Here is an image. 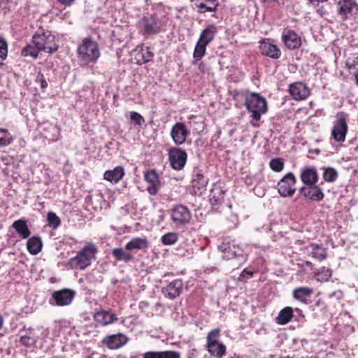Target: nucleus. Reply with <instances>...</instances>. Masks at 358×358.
Here are the masks:
<instances>
[{"label":"nucleus","instance_id":"nucleus-1","mask_svg":"<svg viewBox=\"0 0 358 358\" xmlns=\"http://www.w3.org/2000/svg\"><path fill=\"white\" fill-rule=\"evenodd\" d=\"M245 106L252 114L250 124L257 127V122L261 119L262 115L267 112L266 100L257 93L249 92L245 94Z\"/></svg>","mask_w":358,"mask_h":358},{"label":"nucleus","instance_id":"nucleus-2","mask_svg":"<svg viewBox=\"0 0 358 358\" xmlns=\"http://www.w3.org/2000/svg\"><path fill=\"white\" fill-rule=\"evenodd\" d=\"M96 253V247L93 243H88L76 257L69 260L68 266L72 269L85 270L91 265L92 260L95 259Z\"/></svg>","mask_w":358,"mask_h":358},{"label":"nucleus","instance_id":"nucleus-3","mask_svg":"<svg viewBox=\"0 0 358 358\" xmlns=\"http://www.w3.org/2000/svg\"><path fill=\"white\" fill-rule=\"evenodd\" d=\"M78 57L86 64H94L100 57L98 43L91 38H84L77 48Z\"/></svg>","mask_w":358,"mask_h":358},{"label":"nucleus","instance_id":"nucleus-4","mask_svg":"<svg viewBox=\"0 0 358 358\" xmlns=\"http://www.w3.org/2000/svg\"><path fill=\"white\" fill-rule=\"evenodd\" d=\"M32 41L41 51L48 53L54 52L58 49V45L55 42V36L50 31L34 34Z\"/></svg>","mask_w":358,"mask_h":358},{"label":"nucleus","instance_id":"nucleus-5","mask_svg":"<svg viewBox=\"0 0 358 358\" xmlns=\"http://www.w3.org/2000/svg\"><path fill=\"white\" fill-rule=\"evenodd\" d=\"M220 336V330L215 329L208 333L206 338L208 351L211 355L217 357H222L226 352L225 345L218 342Z\"/></svg>","mask_w":358,"mask_h":358},{"label":"nucleus","instance_id":"nucleus-6","mask_svg":"<svg viewBox=\"0 0 358 358\" xmlns=\"http://www.w3.org/2000/svg\"><path fill=\"white\" fill-rule=\"evenodd\" d=\"M348 129L346 115L344 113H338L336 116V120L331 129L332 138L338 143L344 142Z\"/></svg>","mask_w":358,"mask_h":358},{"label":"nucleus","instance_id":"nucleus-7","mask_svg":"<svg viewBox=\"0 0 358 358\" xmlns=\"http://www.w3.org/2000/svg\"><path fill=\"white\" fill-rule=\"evenodd\" d=\"M296 182V177L292 173H287L277 184L278 192L282 197L292 196L296 191L294 188Z\"/></svg>","mask_w":358,"mask_h":358},{"label":"nucleus","instance_id":"nucleus-8","mask_svg":"<svg viewBox=\"0 0 358 358\" xmlns=\"http://www.w3.org/2000/svg\"><path fill=\"white\" fill-rule=\"evenodd\" d=\"M187 155L178 148H172L169 150V159L171 167L175 170H182L186 164Z\"/></svg>","mask_w":358,"mask_h":358},{"label":"nucleus","instance_id":"nucleus-9","mask_svg":"<svg viewBox=\"0 0 358 358\" xmlns=\"http://www.w3.org/2000/svg\"><path fill=\"white\" fill-rule=\"evenodd\" d=\"M75 296V292L73 290L64 289L55 291L52 294V304L58 306H64L69 305Z\"/></svg>","mask_w":358,"mask_h":358},{"label":"nucleus","instance_id":"nucleus-10","mask_svg":"<svg viewBox=\"0 0 358 358\" xmlns=\"http://www.w3.org/2000/svg\"><path fill=\"white\" fill-rule=\"evenodd\" d=\"M299 192L305 198L317 202L321 201L324 197L322 189L316 184L303 186L299 189Z\"/></svg>","mask_w":358,"mask_h":358},{"label":"nucleus","instance_id":"nucleus-11","mask_svg":"<svg viewBox=\"0 0 358 358\" xmlns=\"http://www.w3.org/2000/svg\"><path fill=\"white\" fill-rule=\"evenodd\" d=\"M191 217L189 209L182 205L177 206L171 213V219L176 224H185L190 221Z\"/></svg>","mask_w":358,"mask_h":358},{"label":"nucleus","instance_id":"nucleus-12","mask_svg":"<svg viewBox=\"0 0 358 358\" xmlns=\"http://www.w3.org/2000/svg\"><path fill=\"white\" fill-rule=\"evenodd\" d=\"M189 134L187 127L182 122L176 123L171 131V138L176 145L184 143Z\"/></svg>","mask_w":358,"mask_h":358},{"label":"nucleus","instance_id":"nucleus-13","mask_svg":"<svg viewBox=\"0 0 358 358\" xmlns=\"http://www.w3.org/2000/svg\"><path fill=\"white\" fill-rule=\"evenodd\" d=\"M289 92L295 100L306 99L310 95L309 88L301 82H296L289 85Z\"/></svg>","mask_w":358,"mask_h":358},{"label":"nucleus","instance_id":"nucleus-14","mask_svg":"<svg viewBox=\"0 0 358 358\" xmlns=\"http://www.w3.org/2000/svg\"><path fill=\"white\" fill-rule=\"evenodd\" d=\"M218 249L223 253V258L231 259L234 257L241 256L240 249L235 244L234 241L230 242L225 239L221 245L218 246Z\"/></svg>","mask_w":358,"mask_h":358},{"label":"nucleus","instance_id":"nucleus-15","mask_svg":"<svg viewBox=\"0 0 358 358\" xmlns=\"http://www.w3.org/2000/svg\"><path fill=\"white\" fill-rule=\"evenodd\" d=\"M182 287L183 284L181 280H174L166 287H163L162 292L166 298L173 299L180 294Z\"/></svg>","mask_w":358,"mask_h":358},{"label":"nucleus","instance_id":"nucleus-16","mask_svg":"<svg viewBox=\"0 0 358 358\" xmlns=\"http://www.w3.org/2000/svg\"><path fill=\"white\" fill-rule=\"evenodd\" d=\"M153 56L154 53L147 46H138L132 52L134 59L139 64L149 62Z\"/></svg>","mask_w":358,"mask_h":358},{"label":"nucleus","instance_id":"nucleus-17","mask_svg":"<svg viewBox=\"0 0 358 358\" xmlns=\"http://www.w3.org/2000/svg\"><path fill=\"white\" fill-rule=\"evenodd\" d=\"M94 319L99 324L106 326L116 322L117 317L110 310H101L94 315Z\"/></svg>","mask_w":358,"mask_h":358},{"label":"nucleus","instance_id":"nucleus-18","mask_svg":"<svg viewBox=\"0 0 358 358\" xmlns=\"http://www.w3.org/2000/svg\"><path fill=\"white\" fill-rule=\"evenodd\" d=\"M282 38L285 45L289 49L299 48L301 45V38L292 30H285Z\"/></svg>","mask_w":358,"mask_h":358},{"label":"nucleus","instance_id":"nucleus-19","mask_svg":"<svg viewBox=\"0 0 358 358\" xmlns=\"http://www.w3.org/2000/svg\"><path fill=\"white\" fill-rule=\"evenodd\" d=\"M103 342L110 349H117L126 343L127 337L122 334L110 335Z\"/></svg>","mask_w":358,"mask_h":358},{"label":"nucleus","instance_id":"nucleus-20","mask_svg":"<svg viewBox=\"0 0 358 358\" xmlns=\"http://www.w3.org/2000/svg\"><path fill=\"white\" fill-rule=\"evenodd\" d=\"M195 1V6L201 13L214 12L217 10L219 3L217 0H191Z\"/></svg>","mask_w":358,"mask_h":358},{"label":"nucleus","instance_id":"nucleus-21","mask_svg":"<svg viewBox=\"0 0 358 358\" xmlns=\"http://www.w3.org/2000/svg\"><path fill=\"white\" fill-rule=\"evenodd\" d=\"M259 48L263 55L273 59H278L281 55V52L278 47L268 41H263L260 42Z\"/></svg>","mask_w":358,"mask_h":358},{"label":"nucleus","instance_id":"nucleus-22","mask_svg":"<svg viewBox=\"0 0 358 358\" xmlns=\"http://www.w3.org/2000/svg\"><path fill=\"white\" fill-rule=\"evenodd\" d=\"M144 180L149 183L147 187L148 192L151 195H155L157 194V171L155 169L146 171L144 173Z\"/></svg>","mask_w":358,"mask_h":358},{"label":"nucleus","instance_id":"nucleus-23","mask_svg":"<svg viewBox=\"0 0 358 358\" xmlns=\"http://www.w3.org/2000/svg\"><path fill=\"white\" fill-rule=\"evenodd\" d=\"M300 178L306 186L315 185L318 180L317 171L314 168H306L302 170Z\"/></svg>","mask_w":358,"mask_h":358},{"label":"nucleus","instance_id":"nucleus-24","mask_svg":"<svg viewBox=\"0 0 358 358\" xmlns=\"http://www.w3.org/2000/svg\"><path fill=\"white\" fill-rule=\"evenodd\" d=\"M314 292V289L308 287H300L294 289L292 292V296L294 299L298 301L307 303V298L309 297Z\"/></svg>","mask_w":358,"mask_h":358},{"label":"nucleus","instance_id":"nucleus-25","mask_svg":"<svg viewBox=\"0 0 358 358\" xmlns=\"http://www.w3.org/2000/svg\"><path fill=\"white\" fill-rule=\"evenodd\" d=\"M124 175V168L121 166H117L112 170L106 171L103 174V177L106 180L116 183L122 178Z\"/></svg>","mask_w":358,"mask_h":358},{"label":"nucleus","instance_id":"nucleus-26","mask_svg":"<svg viewBox=\"0 0 358 358\" xmlns=\"http://www.w3.org/2000/svg\"><path fill=\"white\" fill-rule=\"evenodd\" d=\"M12 227L22 239L28 238L31 234L27 221L23 219L15 221L12 224Z\"/></svg>","mask_w":358,"mask_h":358},{"label":"nucleus","instance_id":"nucleus-27","mask_svg":"<svg viewBox=\"0 0 358 358\" xmlns=\"http://www.w3.org/2000/svg\"><path fill=\"white\" fill-rule=\"evenodd\" d=\"M216 32L217 27L213 24H209L201 33L199 41L208 45L214 39Z\"/></svg>","mask_w":358,"mask_h":358},{"label":"nucleus","instance_id":"nucleus-28","mask_svg":"<svg viewBox=\"0 0 358 358\" xmlns=\"http://www.w3.org/2000/svg\"><path fill=\"white\" fill-rule=\"evenodd\" d=\"M307 250L309 255L318 261L324 260L327 257L326 249L322 245L311 244Z\"/></svg>","mask_w":358,"mask_h":358},{"label":"nucleus","instance_id":"nucleus-29","mask_svg":"<svg viewBox=\"0 0 358 358\" xmlns=\"http://www.w3.org/2000/svg\"><path fill=\"white\" fill-rule=\"evenodd\" d=\"M43 243L40 238L33 236L29 238L27 242V248L31 255H37L42 249Z\"/></svg>","mask_w":358,"mask_h":358},{"label":"nucleus","instance_id":"nucleus-30","mask_svg":"<svg viewBox=\"0 0 358 358\" xmlns=\"http://www.w3.org/2000/svg\"><path fill=\"white\" fill-rule=\"evenodd\" d=\"M148 243L145 238H134L126 244L127 250H143L148 248Z\"/></svg>","mask_w":358,"mask_h":358},{"label":"nucleus","instance_id":"nucleus-31","mask_svg":"<svg viewBox=\"0 0 358 358\" xmlns=\"http://www.w3.org/2000/svg\"><path fill=\"white\" fill-rule=\"evenodd\" d=\"M355 3L352 0H341L338 3V13L344 18L352 12Z\"/></svg>","mask_w":358,"mask_h":358},{"label":"nucleus","instance_id":"nucleus-32","mask_svg":"<svg viewBox=\"0 0 358 358\" xmlns=\"http://www.w3.org/2000/svg\"><path fill=\"white\" fill-rule=\"evenodd\" d=\"M224 192L220 186L215 185L210 191V201L212 205H216L221 203L224 199Z\"/></svg>","mask_w":358,"mask_h":358},{"label":"nucleus","instance_id":"nucleus-33","mask_svg":"<svg viewBox=\"0 0 358 358\" xmlns=\"http://www.w3.org/2000/svg\"><path fill=\"white\" fill-rule=\"evenodd\" d=\"M293 317V310L291 307H285L282 309L278 317L276 322L279 324H285L288 323Z\"/></svg>","mask_w":358,"mask_h":358},{"label":"nucleus","instance_id":"nucleus-34","mask_svg":"<svg viewBox=\"0 0 358 358\" xmlns=\"http://www.w3.org/2000/svg\"><path fill=\"white\" fill-rule=\"evenodd\" d=\"M38 337L39 336L34 332V329H29L26 334L21 336L20 341L24 345L29 347L36 343Z\"/></svg>","mask_w":358,"mask_h":358},{"label":"nucleus","instance_id":"nucleus-35","mask_svg":"<svg viewBox=\"0 0 358 358\" xmlns=\"http://www.w3.org/2000/svg\"><path fill=\"white\" fill-rule=\"evenodd\" d=\"M141 25L147 34H154L156 29V21L152 17H144L141 22Z\"/></svg>","mask_w":358,"mask_h":358},{"label":"nucleus","instance_id":"nucleus-36","mask_svg":"<svg viewBox=\"0 0 358 358\" xmlns=\"http://www.w3.org/2000/svg\"><path fill=\"white\" fill-rule=\"evenodd\" d=\"M331 270L324 266L320 268L315 273V275L318 282H327L331 277Z\"/></svg>","mask_w":358,"mask_h":358},{"label":"nucleus","instance_id":"nucleus-37","mask_svg":"<svg viewBox=\"0 0 358 358\" xmlns=\"http://www.w3.org/2000/svg\"><path fill=\"white\" fill-rule=\"evenodd\" d=\"M41 51L35 44H29L22 50V55L24 57H31L36 58L39 52Z\"/></svg>","mask_w":358,"mask_h":358},{"label":"nucleus","instance_id":"nucleus-38","mask_svg":"<svg viewBox=\"0 0 358 358\" xmlns=\"http://www.w3.org/2000/svg\"><path fill=\"white\" fill-rule=\"evenodd\" d=\"M112 254L119 261L128 262L132 259V255L122 248H115Z\"/></svg>","mask_w":358,"mask_h":358},{"label":"nucleus","instance_id":"nucleus-39","mask_svg":"<svg viewBox=\"0 0 358 358\" xmlns=\"http://www.w3.org/2000/svg\"><path fill=\"white\" fill-rule=\"evenodd\" d=\"M206 46L207 45L202 43L199 41H197L193 53L194 59L199 61L203 57L206 52Z\"/></svg>","mask_w":358,"mask_h":358},{"label":"nucleus","instance_id":"nucleus-40","mask_svg":"<svg viewBox=\"0 0 358 358\" xmlns=\"http://www.w3.org/2000/svg\"><path fill=\"white\" fill-rule=\"evenodd\" d=\"M13 138L6 129L0 128V147H5L11 143Z\"/></svg>","mask_w":358,"mask_h":358},{"label":"nucleus","instance_id":"nucleus-41","mask_svg":"<svg viewBox=\"0 0 358 358\" xmlns=\"http://www.w3.org/2000/svg\"><path fill=\"white\" fill-rule=\"evenodd\" d=\"M338 178V173L336 169L331 167L324 169L323 178L327 182H334Z\"/></svg>","mask_w":358,"mask_h":358},{"label":"nucleus","instance_id":"nucleus-42","mask_svg":"<svg viewBox=\"0 0 358 358\" xmlns=\"http://www.w3.org/2000/svg\"><path fill=\"white\" fill-rule=\"evenodd\" d=\"M178 238V234L175 232H169L163 235L161 238L162 243L165 245L174 244Z\"/></svg>","mask_w":358,"mask_h":358},{"label":"nucleus","instance_id":"nucleus-43","mask_svg":"<svg viewBox=\"0 0 358 358\" xmlns=\"http://www.w3.org/2000/svg\"><path fill=\"white\" fill-rule=\"evenodd\" d=\"M194 187L201 189L205 187L208 184V179L203 174L197 173L192 181Z\"/></svg>","mask_w":358,"mask_h":358},{"label":"nucleus","instance_id":"nucleus-44","mask_svg":"<svg viewBox=\"0 0 358 358\" xmlns=\"http://www.w3.org/2000/svg\"><path fill=\"white\" fill-rule=\"evenodd\" d=\"M270 168L275 172L279 173L284 169V162L280 158L272 159L269 162Z\"/></svg>","mask_w":358,"mask_h":358},{"label":"nucleus","instance_id":"nucleus-45","mask_svg":"<svg viewBox=\"0 0 358 358\" xmlns=\"http://www.w3.org/2000/svg\"><path fill=\"white\" fill-rule=\"evenodd\" d=\"M47 220L49 226L54 229L59 227L61 223L59 217L53 212H49L48 213Z\"/></svg>","mask_w":358,"mask_h":358},{"label":"nucleus","instance_id":"nucleus-46","mask_svg":"<svg viewBox=\"0 0 358 358\" xmlns=\"http://www.w3.org/2000/svg\"><path fill=\"white\" fill-rule=\"evenodd\" d=\"M158 358H180V355L174 351L158 352Z\"/></svg>","mask_w":358,"mask_h":358},{"label":"nucleus","instance_id":"nucleus-47","mask_svg":"<svg viewBox=\"0 0 358 358\" xmlns=\"http://www.w3.org/2000/svg\"><path fill=\"white\" fill-rule=\"evenodd\" d=\"M7 43L4 40L0 39V64L7 56Z\"/></svg>","mask_w":358,"mask_h":358},{"label":"nucleus","instance_id":"nucleus-48","mask_svg":"<svg viewBox=\"0 0 358 358\" xmlns=\"http://www.w3.org/2000/svg\"><path fill=\"white\" fill-rule=\"evenodd\" d=\"M130 119L133 122L138 125H141L144 122L143 116L134 111L130 113Z\"/></svg>","mask_w":358,"mask_h":358},{"label":"nucleus","instance_id":"nucleus-49","mask_svg":"<svg viewBox=\"0 0 358 358\" xmlns=\"http://www.w3.org/2000/svg\"><path fill=\"white\" fill-rule=\"evenodd\" d=\"M347 66L351 69L358 65V55H355L352 57H350L346 61Z\"/></svg>","mask_w":358,"mask_h":358},{"label":"nucleus","instance_id":"nucleus-50","mask_svg":"<svg viewBox=\"0 0 358 358\" xmlns=\"http://www.w3.org/2000/svg\"><path fill=\"white\" fill-rule=\"evenodd\" d=\"M37 80H39L41 82V87L42 89H45L47 87L48 83L43 78V75H38L37 77Z\"/></svg>","mask_w":358,"mask_h":358},{"label":"nucleus","instance_id":"nucleus-51","mask_svg":"<svg viewBox=\"0 0 358 358\" xmlns=\"http://www.w3.org/2000/svg\"><path fill=\"white\" fill-rule=\"evenodd\" d=\"M143 358H157V352H148L143 355Z\"/></svg>","mask_w":358,"mask_h":358},{"label":"nucleus","instance_id":"nucleus-52","mask_svg":"<svg viewBox=\"0 0 358 358\" xmlns=\"http://www.w3.org/2000/svg\"><path fill=\"white\" fill-rule=\"evenodd\" d=\"M252 275V272L247 270H244L241 273V277L245 278H250Z\"/></svg>","mask_w":358,"mask_h":358},{"label":"nucleus","instance_id":"nucleus-53","mask_svg":"<svg viewBox=\"0 0 358 358\" xmlns=\"http://www.w3.org/2000/svg\"><path fill=\"white\" fill-rule=\"evenodd\" d=\"M75 0H59L60 3L65 6H70Z\"/></svg>","mask_w":358,"mask_h":358},{"label":"nucleus","instance_id":"nucleus-54","mask_svg":"<svg viewBox=\"0 0 358 358\" xmlns=\"http://www.w3.org/2000/svg\"><path fill=\"white\" fill-rule=\"evenodd\" d=\"M312 3H320V2H324L327 0H309Z\"/></svg>","mask_w":358,"mask_h":358},{"label":"nucleus","instance_id":"nucleus-55","mask_svg":"<svg viewBox=\"0 0 358 358\" xmlns=\"http://www.w3.org/2000/svg\"><path fill=\"white\" fill-rule=\"evenodd\" d=\"M3 324V319L1 316V315L0 314V329L2 327Z\"/></svg>","mask_w":358,"mask_h":358},{"label":"nucleus","instance_id":"nucleus-56","mask_svg":"<svg viewBox=\"0 0 358 358\" xmlns=\"http://www.w3.org/2000/svg\"><path fill=\"white\" fill-rule=\"evenodd\" d=\"M306 264L308 266H312V265H313V264H312V263H311V262H306Z\"/></svg>","mask_w":358,"mask_h":358}]
</instances>
